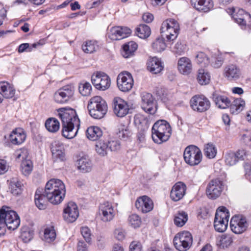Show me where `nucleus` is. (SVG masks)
<instances>
[{"label": "nucleus", "mask_w": 251, "mask_h": 251, "mask_svg": "<svg viewBox=\"0 0 251 251\" xmlns=\"http://www.w3.org/2000/svg\"><path fill=\"white\" fill-rule=\"evenodd\" d=\"M57 112L62 123V135L67 139L73 138L80 126V121L75 110L61 108L57 109Z\"/></svg>", "instance_id": "nucleus-1"}, {"label": "nucleus", "mask_w": 251, "mask_h": 251, "mask_svg": "<svg viewBox=\"0 0 251 251\" xmlns=\"http://www.w3.org/2000/svg\"><path fill=\"white\" fill-rule=\"evenodd\" d=\"M65 194V186L61 180L53 178L48 181V201L50 202L54 205L60 204Z\"/></svg>", "instance_id": "nucleus-2"}, {"label": "nucleus", "mask_w": 251, "mask_h": 251, "mask_svg": "<svg viewBox=\"0 0 251 251\" xmlns=\"http://www.w3.org/2000/svg\"><path fill=\"white\" fill-rule=\"evenodd\" d=\"M171 134V127L166 121L159 120L152 127V138L155 143L160 144L167 141Z\"/></svg>", "instance_id": "nucleus-3"}, {"label": "nucleus", "mask_w": 251, "mask_h": 251, "mask_svg": "<svg viewBox=\"0 0 251 251\" xmlns=\"http://www.w3.org/2000/svg\"><path fill=\"white\" fill-rule=\"evenodd\" d=\"M20 224V219L17 212L7 207L2 206L0 209V225L9 230H14Z\"/></svg>", "instance_id": "nucleus-4"}, {"label": "nucleus", "mask_w": 251, "mask_h": 251, "mask_svg": "<svg viewBox=\"0 0 251 251\" xmlns=\"http://www.w3.org/2000/svg\"><path fill=\"white\" fill-rule=\"evenodd\" d=\"M87 108L91 117L95 119L103 118L107 112L105 100L100 96L92 97L89 101Z\"/></svg>", "instance_id": "nucleus-5"}, {"label": "nucleus", "mask_w": 251, "mask_h": 251, "mask_svg": "<svg viewBox=\"0 0 251 251\" xmlns=\"http://www.w3.org/2000/svg\"><path fill=\"white\" fill-rule=\"evenodd\" d=\"M229 213L224 206L219 207L215 214L214 226L215 230L219 232H224L227 227Z\"/></svg>", "instance_id": "nucleus-6"}, {"label": "nucleus", "mask_w": 251, "mask_h": 251, "mask_svg": "<svg viewBox=\"0 0 251 251\" xmlns=\"http://www.w3.org/2000/svg\"><path fill=\"white\" fill-rule=\"evenodd\" d=\"M160 30L168 40H174L178 35L179 25L177 21L174 19H167L162 23Z\"/></svg>", "instance_id": "nucleus-7"}, {"label": "nucleus", "mask_w": 251, "mask_h": 251, "mask_svg": "<svg viewBox=\"0 0 251 251\" xmlns=\"http://www.w3.org/2000/svg\"><path fill=\"white\" fill-rule=\"evenodd\" d=\"M183 156L187 164L191 166H195L201 162L202 153L199 148L196 146L190 145L185 148Z\"/></svg>", "instance_id": "nucleus-8"}, {"label": "nucleus", "mask_w": 251, "mask_h": 251, "mask_svg": "<svg viewBox=\"0 0 251 251\" xmlns=\"http://www.w3.org/2000/svg\"><path fill=\"white\" fill-rule=\"evenodd\" d=\"M74 92V87L71 85H67L55 92L53 96L54 100L58 103H66L73 99Z\"/></svg>", "instance_id": "nucleus-9"}, {"label": "nucleus", "mask_w": 251, "mask_h": 251, "mask_svg": "<svg viewBox=\"0 0 251 251\" xmlns=\"http://www.w3.org/2000/svg\"><path fill=\"white\" fill-rule=\"evenodd\" d=\"M191 108L195 111L202 113L207 111L210 107L209 100L203 95H197L190 100Z\"/></svg>", "instance_id": "nucleus-10"}, {"label": "nucleus", "mask_w": 251, "mask_h": 251, "mask_svg": "<svg viewBox=\"0 0 251 251\" xmlns=\"http://www.w3.org/2000/svg\"><path fill=\"white\" fill-rule=\"evenodd\" d=\"M91 80L95 88L100 90H105L110 86V78L103 72H98L92 75Z\"/></svg>", "instance_id": "nucleus-11"}, {"label": "nucleus", "mask_w": 251, "mask_h": 251, "mask_svg": "<svg viewBox=\"0 0 251 251\" xmlns=\"http://www.w3.org/2000/svg\"><path fill=\"white\" fill-rule=\"evenodd\" d=\"M223 189V182L218 178L213 179L207 184L206 194L209 199H216L221 195Z\"/></svg>", "instance_id": "nucleus-12"}, {"label": "nucleus", "mask_w": 251, "mask_h": 251, "mask_svg": "<svg viewBox=\"0 0 251 251\" xmlns=\"http://www.w3.org/2000/svg\"><path fill=\"white\" fill-rule=\"evenodd\" d=\"M117 86L123 92H128L133 86V79L131 75L128 72H122L119 74L117 78Z\"/></svg>", "instance_id": "nucleus-13"}, {"label": "nucleus", "mask_w": 251, "mask_h": 251, "mask_svg": "<svg viewBox=\"0 0 251 251\" xmlns=\"http://www.w3.org/2000/svg\"><path fill=\"white\" fill-rule=\"evenodd\" d=\"M230 226L234 233L241 234L247 229L248 223L245 217L241 215H235L231 218Z\"/></svg>", "instance_id": "nucleus-14"}, {"label": "nucleus", "mask_w": 251, "mask_h": 251, "mask_svg": "<svg viewBox=\"0 0 251 251\" xmlns=\"http://www.w3.org/2000/svg\"><path fill=\"white\" fill-rule=\"evenodd\" d=\"M141 107L147 113L153 114L155 113L157 107L156 102L152 95L144 92L141 95Z\"/></svg>", "instance_id": "nucleus-15"}, {"label": "nucleus", "mask_w": 251, "mask_h": 251, "mask_svg": "<svg viewBox=\"0 0 251 251\" xmlns=\"http://www.w3.org/2000/svg\"><path fill=\"white\" fill-rule=\"evenodd\" d=\"M113 112L119 117H124L129 112V108L127 102L119 97L115 98L113 100Z\"/></svg>", "instance_id": "nucleus-16"}, {"label": "nucleus", "mask_w": 251, "mask_h": 251, "mask_svg": "<svg viewBox=\"0 0 251 251\" xmlns=\"http://www.w3.org/2000/svg\"><path fill=\"white\" fill-rule=\"evenodd\" d=\"M99 212L101 220L104 222L112 220L115 215L113 206L107 201L100 204Z\"/></svg>", "instance_id": "nucleus-17"}, {"label": "nucleus", "mask_w": 251, "mask_h": 251, "mask_svg": "<svg viewBox=\"0 0 251 251\" xmlns=\"http://www.w3.org/2000/svg\"><path fill=\"white\" fill-rule=\"evenodd\" d=\"M79 216L76 204L73 202H69L63 210L64 220L68 223H73L76 221Z\"/></svg>", "instance_id": "nucleus-18"}, {"label": "nucleus", "mask_w": 251, "mask_h": 251, "mask_svg": "<svg viewBox=\"0 0 251 251\" xmlns=\"http://www.w3.org/2000/svg\"><path fill=\"white\" fill-rule=\"evenodd\" d=\"M47 183L45 188H38L34 196V201L36 206L40 210L46 209L47 207Z\"/></svg>", "instance_id": "nucleus-19"}, {"label": "nucleus", "mask_w": 251, "mask_h": 251, "mask_svg": "<svg viewBox=\"0 0 251 251\" xmlns=\"http://www.w3.org/2000/svg\"><path fill=\"white\" fill-rule=\"evenodd\" d=\"M26 138V134L24 130L17 127L11 132L8 137V141L13 145L19 146L25 141Z\"/></svg>", "instance_id": "nucleus-20"}, {"label": "nucleus", "mask_w": 251, "mask_h": 251, "mask_svg": "<svg viewBox=\"0 0 251 251\" xmlns=\"http://www.w3.org/2000/svg\"><path fill=\"white\" fill-rule=\"evenodd\" d=\"M187 187L181 181L176 182L172 187L170 192V198L172 201H177L181 200L186 194Z\"/></svg>", "instance_id": "nucleus-21"}, {"label": "nucleus", "mask_w": 251, "mask_h": 251, "mask_svg": "<svg viewBox=\"0 0 251 251\" xmlns=\"http://www.w3.org/2000/svg\"><path fill=\"white\" fill-rule=\"evenodd\" d=\"M136 207L142 212L146 213L152 210V201L148 196H143L138 198L135 202Z\"/></svg>", "instance_id": "nucleus-22"}, {"label": "nucleus", "mask_w": 251, "mask_h": 251, "mask_svg": "<svg viewBox=\"0 0 251 251\" xmlns=\"http://www.w3.org/2000/svg\"><path fill=\"white\" fill-rule=\"evenodd\" d=\"M110 37L113 40L125 38L131 33V29L127 27H113L111 29Z\"/></svg>", "instance_id": "nucleus-23"}, {"label": "nucleus", "mask_w": 251, "mask_h": 251, "mask_svg": "<svg viewBox=\"0 0 251 251\" xmlns=\"http://www.w3.org/2000/svg\"><path fill=\"white\" fill-rule=\"evenodd\" d=\"M147 65L148 71L154 74L160 73L164 68L162 62L156 57H150L148 60Z\"/></svg>", "instance_id": "nucleus-24"}, {"label": "nucleus", "mask_w": 251, "mask_h": 251, "mask_svg": "<svg viewBox=\"0 0 251 251\" xmlns=\"http://www.w3.org/2000/svg\"><path fill=\"white\" fill-rule=\"evenodd\" d=\"M177 68L178 71L184 75L190 74L192 70V64L191 60L186 57H182L178 60Z\"/></svg>", "instance_id": "nucleus-25"}, {"label": "nucleus", "mask_w": 251, "mask_h": 251, "mask_svg": "<svg viewBox=\"0 0 251 251\" xmlns=\"http://www.w3.org/2000/svg\"><path fill=\"white\" fill-rule=\"evenodd\" d=\"M15 89L13 85L7 81L0 82V94L6 99H10L15 96Z\"/></svg>", "instance_id": "nucleus-26"}, {"label": "nucleus", "mask_w": 251, "mask_h": 251, "mask_svg": "<svg viewBox=\"0 0 251 251\" xmlns=\"http://www.w3.org/2000/svg\"><path fill=\"white\" fill-rule=\"evenodd\" d=\"M192 5L197 10L208 12L213 6L212 0H191Z\"/></svg>", "instance_id": "nucleus-27"}, {"label": "nucleus", "mask_w": 251, "mask_h": 251, "mask_svg": "<svg viewBox=\"0 0 251 251\" xmlns=\"http://www.w3.org/2000/svg\"><path fill=\"white\" fill-rule=\"evenodd\" d=\"M240 75V70L235 65H228L225 69V75L228 80H236L239 78Z\"/></svg>", "instance_id": "nucleus-28"}, {"label": "nucleus", "mask_w": 251, "mask_h": 251, "mask_svg": "<svg viewBox=\"0 0 251 251\" xmlns=\"http://www.w3.org/2000/svg\"><path fill=\"white\" fill-rule=\"evenodd\" d=\"M212 99L216 106L219 108L226 109L230 105V100L226 96L214 93L212 94Z\"/></svg>", "instance_id": "nucleus-29"}, {"label": "nucleus", "mask_w": 251, "mask_h": 251, "mask_svg": "<svg viewBox=\"0 0 251 251\" xmlns=\"http://www.w3.org/2000/svg\"><path fill=\"white\" fill-rule=\"evenodd\" d=\"M138 45L134 41L128 42L123 45L122 54L125 58L132 56L137 50Z\"/></svg>", "instance_id": "nucleus-30"}, {"label": "nucleus", "mask_w": 251, "mask_h": 251, "mask_svg": "<svg viewBox=\"0 0 251 251\" xmlns=\"http://www.w3.org/2000/svg\"><path fill=\"white\" fill-rule=\"evenodd\" d=\"M77 168L82 173H87L92 169V162L87 156H83L77 160Z\"/></svg>", "instance_id": "nucleus-31"}, {"label": "nucleus", "mask_w": 251, "mask_h": 251, "mask_svg": "<svg viewBox=\"0 0 251 251\" xmlns=\"http://www.w3.org/2000/svg\"><path fill=\"white\" fill-rule=\"evenodd\" d=\"M102 135L101 129L98 126H91L86 130L87 138L92 141L98 140Z\"/></svg>", "instance_id": "nucleus-32"}, {"label": "nucleus", "mask_w": 251, "mask_h": 251, "mask_svg": "<svg viewBox=\"0 0 251 251\" xmlns=\"http://www.w3.org/2000/svg\"><path fill=\"white\" fill-rule=\"evenodd\" d=\"M81 48L85 53H92L99 49V46L97 41L88 40L83 43Z\"/></svg>", "instance_id": "nucleus-33"}, {"label": "nucleus", "mask_w": 251, "mask_h": 251, "mask_svg": "<svg viewBox=\"0 0 251 251\" xmlns=\"http://www.w3.org/2000/svg\"><path fill=\"white\" fill-rule=\"evenodd\" d=\"M245 102L241 98L236 99L232 103L230 101V111L232 114H237L242 111L245 106Z\"/></svg>", "instance_id": "nucleus-34"}, {"label": "nucleus", "mask_w": 251, "mask_h": 251, "mask_svg": "<svg viewBox=\"0 0 251 251\" xmlns=\"http://www.w3.org/2000/svg\"><path fill=\"white\" fill-rule=\"evenodd\" d=\"M23 186V184L21 181L13 178L10 181L9 189L13 195L18 196L22 194Z\"/></svg>", "instance_id": "nucleus-35"}, {"label": "nucleus", "mask_w": 251, "mask_h": 251, "mask_svg": "<svg viewBox=\"0 0 251 251\" xmlns=\"http://www.w3.org/2000/svg\"><path fill=\"white\" fill-rule=\"evenodd\" d=\"M232 243V238L230 235L223 234L217 238L216 244L220 248H228Z\"/></svg>", "instance_id": "nucleus-36"}, {"label": "nucleus", "mask_w": 251, "mask_h": 251, "mask_svg": "<svg viewBox=\"0 0 251 251\" xmlns=\"http://www.w3.org/2000/svg\"><path fill=\"white\" fill-rule=\"evenodd\" d=\"M197 79L200 84L206 85L210 82L211 76L206 70L201 69L198 70Z\"/></svg>", "instance_id": "nucleus-37"}, {"label": "nucleus", "mask_w": 251, "mask_h": 251, "mask_svg": "<svg viewBox=\"0 0 251 251\" xmlns=\"http://www.w3.org/2000/svg\"><path fill=\"white\" fill-rule=\"evenodd\" d=\"M188 220V214L183 211H178L175 215L174 223L178 227L183 226Z\"/></svg>", "instance_id": "nucleus-38"}, {"label": "nucleus", "mask_w": 251, "mask_h": 251, "mask_svg": "<svg viewBox=\"0 0 251 251\" xmlns=\"http://www.w3.org/2000/svg\"><path fill=\"white\" fill-rule=\"evenodd\" d=\"M136 33L139 38L146 39L151 35V30L148 25L143 24L136 28Z\"/></svg>", "instance_id": "nucleus-39"}, {"label": "nucleus", "mask_w": 251, "mask_h": 251, "mask_svg": "<svg viewBox=\"0 0 251 251\" xmlns=\"http://www.w3.org/2000/svg\"><path fill=\"white\" fill-rule=\"evenodd\" d=\"M21 170L22 174L25 176H28L33 170V163L30 159L22 160L21 164Z\"/></svg>", "instance_id": "nucleus-40"}, {"label": "nucleus", "mask_w": 251, "mask_h": 251, "mask_svg": "<svg viewBox=\"0 0 251 251\" xmlns=\"http://www.w3.org/2000/svg\"><path fill=\"white\" fill-rule=\"evenodd\" d=\"M96 151L101 156L106 155L108 152V145L107 141H99L96 145Z\"/></svg>", "instance_id": "nucleus-41"}, {"label": "nucleus", "mask_w": 251, "mask_h": 251, "mask_svg": "<svg viewBox=\"0 0 251 251\" xmlns=\"http://www.w3.org/2000/svg\"><path fill=\"white\" fill-rule=\"evenodd\" d=\"M203 151L205 156L210 159L214 158L217 154L215 146L211 143H208L204 146Z\"/></svg>", "instance_id": "nucleus-42"}, {"label": "nucleus", "mask_w": 251, "mask_h": 251, "mask_svg": "<svg viewBox=\"0 0 251 251\" xmlns=\"http://www.w3.org/2000/svg\"><path fill=\"white\" fill-rule=\"evenodd\" d=\"M238 14L241 16V17H239L238 14H233L232 18L234 21L240 25L245 26L246 25V21L245 18L248 16L247 13H246L243 9L238 10Z\"/></svg>", "instance_id": "nucleus-43"}, {"label": "nucleus", "mask_w": 251, "mask_h": 251, "mask_svg": "<svg viewBox=\"0 0 251 251\" xmlns=\"http://www.w3.org/2000/svg\"><path fill=\"white\" fill-rule=\"evenodd\" d=\"M195 60L197 63L201 66L205 67L210 63L209 58L203 52H198L196 56Z\"/></svg>", "instance_id": "nucleus-44"}, {"label": "nucleus", "mask_w": 251, "mask_h": 251, "mask_svg": "<svg viewBox=\"0 0 251 251\" xmlns=\"http://www.w3.org/2000/svg\"><path fill=\"white\" fill-rule=\"evenodd\" d=\"M134 123L138 128L142 129L144 126L147 125V119L144 115L138 113L134 116Z\"/></svg>", "instance_id": "nucleus-45"}, {"label": "nucleus", "mask_w": 251, "mask_h": 251, "mask_svg": "<svg viewBox=\"0 0 251 251\" xmlns=\"http://www.w3.org/2000/svg\"><path fill=\"white\" fill-rule=\"evenodd\" d=\"M175 236H177L178 238H180V239L182 240L187 245V246H191L192 242V236L191 234L186 231H184L178 233Z\"/></svg>", "instance_id": "nucleus-46"}, {"label": "nucleus", "mask_w": 251, "mask_h": 251, "mask_svg": "<svg viewBox=\"0 0 251 251\" xmlns=\"http://www.w3.org/2000/svg\"><path fill=\"white\" fill-rule=\"evenodd\" d=\"M59 150H53L52 158L54 161H64L65 159L64 147H61Z\"/></svg>", "instance_id": "nucleus-47"}, {"label": "nucleus", "mask_w": 251, "mask_h": 251, "mask_svg": "<svg viewBox=\"0 0 251 251\" xmlns=\"http://www.w3.org/2000/svg\"><path fill=\"white\" fill-rule=\"evenodd\" d=\"M60 128L59 121L54 118H48V131L52 133L56 132Z\"/></svg>", "instance_id": "nucleus-48"}, {"label": "nucleus", "mask_w": 251, "mask_h": 251, "mask_svg": "<svg viewBox=\"0 0 251 251\" xmlns=\"http://www.w3.org/2000/svg\"><path fill=\"white\" fill-rule=\"evenodd\" d=\"M174 244L176 248L179 251H187L190 247L189 246H187L182 240L176 236L174 238Z\"/></svg>", "instance_id": "nucleus-49"}, {"label": "nucleus", "mask_w": 251, "mask_h": 251, "mask_svg": "<svg viewBox=\"0 0 251 251\" xmlns=\"http://www.w3.org/2000/svg\"><path fill=\"white\" fill-rule=\"evenodd\" d=\"M128 222L130 226L135 228L139 227L142 223L141 218L136 214L130 215L128 218Z\"/></svg>", "instance_id": "nucleus-50"}, {"label": "nucleus", "mask_w": 251, "mask_h": 251, "mask_svg": "<svg viewBox=\"0 0 251 251\" xmlns=\"http://www.w3.org/2000/svg\"><path fill=\"white\" fill-rule=\"evenodd\" d=\"M152 47L156 51L161 52L165 49L166 45L163 39L158 38L152 43Z\"/></svg>", "instance_id": "nucleus-51"}, {"label": "nucleus", "mask_w": 251, "mask_h": 251, "mask_svg": "<svg viewBox=\"0 0 251 251\" xmlns=\"http://www.w3.org/2000/svg\"><path fill=\"white\" fill-rule=\"evenodd\" d=\"M238 160L237 159L234 152L229 151L225 155V162L227 165L232 166L235 165Z\"/></svg>", "instance_id": "nucleus-52"}, {"label": "nucleus", "mask_w": 251, "mask_h": 251, "mask_svg": "<svg viewBox=\"0 0 251 251\" xmlns=\"http://www.w3.org/2000/svg\"><path fill=\"white\" fill-rule=\"evenodd\" d=\"M91 90L92 86L89 82L82 83L79 86V91L83 96H88L90 95Z\"/></svg>", "instance_id": "nucleus-53"}, {"label": "nucleus", "mask_w": 251, "mask_h": 251, "mask_svg": "<svg viewBox=\"0 0 251 251\" xmlns=\"http://www.w3.org/2000/svg\"><path fill=\"white\" fill-rule=\"evenodd\" d=\"M117 134L120 138L126 139L129 136L130 131L127 126L121 125L119 128Z\"/></svg>", "instance_id": "nucleus-54"}, {"label": "nucleus", "mask_w": 251, "mask_h": 251, "mask_svg": "<svg viewBox=\"0 0 251 251\" xmlns=\"http://www.w3.org/2000/svg\"><path fill=\"white\" fill-rule=\"evenodd\" d=\"M186 50V45L182 44L181 42H177L173 48V51L175 53L179 55L183 54Z\"/></svg>", "instance_id": "nucleus-55"}, {"label": "nucleus", "mask_w": 251, "mask_h": 251, "mask_svg": "<svg viewBox=\"0 0 251 251\" xmlns=\"http://www.w3.org/2000/svg\"><path fill=\"white\" fill-rule=\"evenodd\" d=\"M28 152V151L25 148H21L16 151L15 155L17 159H22L23 160L27 159Z\"/></svg>", "instance_id": "nucleus-56"}, {"label": "nucleus", "mask_w": 251, "mask_h": 251, "mask_svg": "<svg viewBox=\"0 0 251 251\" xmlns=\"http://www.w3.org/2000/svg\"><path fill=\"white\" fill-rule=\"evenodd\" d=\"M37 44H33L31 46H29L28 43H23L19 46L18 51L19 53H22L24 51L30 52L32 50L33 48H35Z\"/></svg>", "instance_id": "nucleus-57"}, {"label": "nucleus", "mask_w": 251, "mask_h": 251, "mask_svg": "<svg viewBox=\"0 0 251 251\" xmlns=\"http://www.w3.org/2000/svg\"><path fill=\"white\" fill-rule=\"evenodd\" d=\"M81 233L87 243L91 241V233L90 229L87 226H83L81 228Z\"/></svg>", "instance_id": "nucleus-58"}, {"label": "nucleus", "mask_w": 251, "mask_h": 251, "mask_svg": "<svg viewBox=\"0 0 251 251\" xmlns=\"http://www.w3.org/2000/svg\"><path fill=\"white\" fill-rule=\"evenodd\" d=\"M109 151H115L119 150L121 147V144L118 140H111L107 141Z\"/></svg>", "instance_id": "nucleus-59"}, {"label": "nucleus", "mask_w": 251, "mask_h": 251, "mask_svg": "<svg viewBox=\"0 0 251 251\" xmlns=\"http://www.w3.org/2000/svg\"><path fill=\"white\" fill-rule=\"evenodd\" d=\"M211 65L215 68H220L223 63V60L221 57H212L211 59Z\"/></svg>", "instance_id": "nucleus-60"}, {"label": "nucleus", "mask_w": 251, "mask_h": 251, "mask_svg": "<svg viewBox=\"0 0 251 251\" xmlns=\"http://www.w3.org/2000/svg\"><path fill=\"white\" fill-rule=\"evenodd\" d=\"M236 154L237 159L244 160L249 154V152L246 151L244 149H240L238 150L236 152H234Z\"/></svg>", "instance_id": "nucleus-61"}, {"label": "nucleus", "mask_w": 251, "mask_h": 251, "mask_svg": "<svg viewBox=\"0 0 251 251\" xmlns=\"http://www.w3.org/2000/svg\"><path fill=\"white\" fill-rule=\"evenodd\" d=\"M56 238V233L53 226L48 227V243L52 242Z\"/></svg>", "instance_id": "nucleus-62"}, {"label": "nucleus", "mask_w": 251, "mask_h": 251, "mask_svg": "<svg viewBox=\"0 0 251 251\" xmlns=\"http://www.w3.org/2000/svg\"><path fill=\"white\" fill-rule=\"evenodd\" d=\"M39 235L42 240L47 238V225L45 224L41 226L39 228Z\"/></svg>", "instance_id": "nucleus-63"}, {"label": "nucleus", "mask_w": 251, "mask_h": 251, "mask_svg": "<svg viewBox=\"0 0 251 251\" xmlns=\"http://www.w3.org/2000/svg\"><path fill=\"white\" fill-rule=\"evenodd\" d=\"M130 251H142V246L140 243L133 241L130 245Z\"/></svg>", "instance_id": "nucleus-64"}]
</instances>
